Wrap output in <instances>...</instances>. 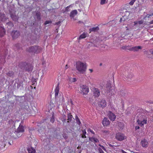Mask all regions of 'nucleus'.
Returning a JSON list of instances; mask_svg holds the SVG:
<instances>
[{
  "mask_svg": "<svg viewBox=\"0 0 153 153\" xmlns=\"http://www.w3.org/2000/svg\"><path fill=\"white\" fill-rule=\"evenodd\" d=\"M7 75L8 76L13 77L14 76V73L12 71H9L7 74Z\"/></svg>",
  "mask_w": 153,
  "mask_h": 153,
  "instance_id": "obj_30",
  "label": "nucleus"
},
{
  "mask_svg": "<svg viewBox=\"0 0 153 153\" xmlns=\"http://www.w3.org/2000/svg\"><path fill=\"white\" fill-rule=\"evenodd\" d=\"M152 117H153V115L152 116H151Z\"/></svg>",
  "mask_w": 153,
  "mask_h": 153,
  "instance_id": "obj_58",
  "label": "nucleus"
},
{
  "mask_svg": "<svg viewBox=\"0 0 153 153\" xmlns=\"http://www.w3.org/2000/svg\"><path fill=\"white\" fill-rule=\"evenodd\" d=\"M99 28L98 27L91 28L89 29V33H91V32H95L99 30Z\"/></svg>",
  "mask_w": 153,
  "mask_h": 153,
  "instance_id": "obj_25",
  "label": "nucleus"
},
{
  "mask_svg": "<svg viewBox=\"0 0 153 153\" xmlns=\"http://www.w3.org/2000/svg\"><path fill=\"white\" fill-rule=\"evenodd\" d=\"M89 70L90 71V73H92L93 71L92 69H89Z\"/></svg>",
  "mask_w": 153,
  "mask_h": 153,
  "instance_id": "obj_46",
  "label": "nucleus"
},
{
  "mask_svg": "<svg viewBox=\"0 0 153 153\" xmlns=\"http://www.w3.org/2000/svg\"><path fill=\"white\" fill-rule=\"evenodd\" d=\"M127 80H128V79H127Z\"/></svg>",
  "mask_w": 153,
  "mask_h": 153,
  "instance_id": "obj_57",
  "label": "nucleus"
},
{
  "mask_svg": "<svg viewBox=\"0 0 153 153\" xmlns=\"http://www.w3.org/2000/svg\"><path fill=\"white\" fill-rule=\"evenodd\" d=\"M27 150L28 153H35L36 152L35 149L32 147L28 148Z\"/></svg>",
  "mask_w": 153,
  "mask_h": 153,
  "instance_id": "obj_26",
  "label": "nucleus"
},
{
  "mask_svg": "<svg viewBox=\"0 0 153 153\" xmlns=\"http://www.w3.org/2000/svg\"><path fill=\"white\" fill-rule=\"evenodd\" d=\"M90 132H91L92 133V134H94V131H92V130H91V129H90Z\"/></svg>",
  "mask_w": 153,
  "mask_h": 153,
  "instance_id": "obj_47",
  "label": "nucleus"
},
{
  "mask_svg": "<svg viewBox=\"0 0 153 153\" xmlns=\"http://www.w3.org/2000/svg\"><path fill=\"white\" fill-rule=\"evenodd\" d=\"M59 83H58L55 89V96H57L58 95V93L59 91Z\"/></svg>",
  "mask_w": 153,
  "mask_h": 153,
  "instance_id": "obj_21",
  "label": "nucleus"
},
{
  "mask_svg": "<svg viewBox=\"0 0 153 153\" xmlns=\"http://www.w3.org/2000/svg\"><path fill=\"white\" fill-rule=\"evenodd\" d=\"M20 85H23L22 84V83H19V84H17V87L18 88H20Z\"/></svg>",
  "mask_w": 153,
  "mask_h": 153,
  "instance_id": "obj_42",
  "label": "nucleus"
},
{
  "mask_svg": "<svg viewBox=\"0 0 153 153\" xmlns=\"http://www.w3.org/2000/svg\"><path fill=\"white\" fill-rule=\"evenodd\" d=\"M22 108L30 116H34L35 115L36 111L32 107L30 108L27 104L25 105L22 106Z\"/></svg>",
  "mask_w": 153,
  "mask_h": 153,
  "instance_id": "obj_2",
  "label": "nucleus"
},
{
  "mask_svg": "<svg viewBox=\"0 0 153 153\" xmlns=\"http://www.w3.org/2000/svg\"><path fill=\"white\" fill-rule=\"evenodd\" d=\"M110 122L108 119L105 117L102 121V124L104 126H107L109 125Z\"/></svg>",
  "mask_w": 153,
  "mask_h": 153,
  "instance_id": "obj_16",
  "label": "nucleus"
},
{
  "mask_svg": "<svg viewBox=\"0 0 153 153\" xmlns=\"http://www.w3.org/2000/svg\"><path fill=\"white\" fill-rule=\"evenodd\" d=\"M76 79L75 78H72V82H76Z\"/></svg>",
  "mask_w": 153,
  "mask_h": 153,
  "instance_id": "obj_44",
  "label": "nucleus"
},
{
  "mask_svg": "<svg viewBox=\"0 0 153 153\" xmlns=\"http://www.w3.org/2000/svg\"><path fill=\"white\" fill-rule=\"evenodd\" d=\"M99 106L103 108L106 106L107 104L105 100L104 99H102L98 102Z\"/></svg>",
  "mask_w": 153,
  "mask_h": 153,
  "instance_id": "obj_14",
  "label": "nucleus"
},
{
  "mask_svg": "<svg viewBox=\"0 0 153 153\" xmlns=\"http://www.w3.org/2000/svg\"><path fill=\"white\" fill-rule=\"evenodd\" d=\"M77 13L78 12L76 10H73L70 13V16L71 18H73Z\"/></svg>",
  "mask_w": 153,
  "mask_h": 153,
  "instance_id": "obj_20",
  "label": "nucleus"
},
{
  "mask_svg": "<svg viewBox=\"0 0 153 153\" xmlns=\"http://www.w3.org/2000/svg\"><path fill=\"white\" fill-rule=\"evenodd\" d=\"M148 144V142L147 140L145 138L142 139L140 142V144L143 147H147Z\"/></svg>",
  "mask_w": 153,
  "mask_h": 153,
  "instance_id": "obj_11",
  "label": "nucleus"
},
{
  "mask_svg": "<svg viewBox=\"0 0 153 153\" xmlns=\"http://www.w3.org/2000/svg\"><path fill=\"white\" fill-rule=\"evenodd\" d=\"M19 66L21 69L27 70V66H28V64L26 62H20L19 65Z\"/></svg>",
  "mask_w": 153,
  "mask_h": 153,
  "instance_id": "obj_13",
  "label": "nucleus"
},
{
  "mask_svg": "<svg viewBox=\"0 0 153 153\" xmlns=\"http://www.w3.org/2000/svg\"><path fill=\"white\" fill-rule=\"evenodd\" d=\"M20 35L19 32L16 30L13 31L11 33V35L13 39L17 38Z\"/></svg>",
  "mask_w": 153,
  "mask_h": 153,
  "instance_id": "obj_12",
  "label": "nucleus"
},
{
  "mask_svg": "<svg viewBox=\"0 0 153 153\" xmlns=\"http://www.w3.org/2000/svg\"><path fill=\"white\" fill-rule=\"evenodd\" d=\"M42 48L41 47L35 45L32 46L27 49V51L29 52L34 53H38L41 52Z\"/></svg>",
  "mask_w": 153,
  "mask_h": 153,
  "instance_id": "obj_3",
  "label": "nucleus"
},
{
  "mask_svg": "<svg viewBox=\"0 0 153 153\" xmlns=\"http://www.w3.org/2000/svg\"><path fill=\"white\" fill-rule=\"evenodd\" d=\"M22 134L21 133L17 131H15V132H14L13 135V136L14 138L16 139L21 136Z\"/></svg>",
  "mask_w": 153,
  "mask_h": 153,
  "instance_id": "obj_15",
  "label": "nucleus"
},
{
  "mask_svg": "<svg viewBox=\"0 0 153 153\" xmlns=\"http://www.w3.org/2000/svg\"><path fill=\"white\" fill-rule=\"evenodd\" d=\"M50 121L52 123H53L55 121L54 115V114L53 113L52 117L50 119Z\"/></svg>",
  "mask_w": 153,
  "mask_h": 153,
  "instance_id": "obj_34",
  "label": "nucleus"
},
{
  "mask_svg": "<svg viewBox=\"0 0 153 153\" xmlns=\"http://www.w3.org/2000/svg\"><path fill=\"white\" fill-rule=\"evenodd\" d=\"M68 65H66L65 67V69H68Z\"/></svg>",
  "mask_w": 153,
  "mask_h": 153,
  "instance_id": "obj_51",
  "label": "nucleus"
},
{
  "mask_svg": "<svg viewBox=\"0 0 153 153\" xmlns=\"http://www.w3.org/2000/svg\"><path fill=\"white\" fill-rule=\"evenodd\" d=\"M99 145L101 147L102 149L104 151H106V149L105 148L102 146L100 144H99Z\"/></svg>",
  "mask_w": 153,
  "mask_h": 153,
  "instance_id": "obj_43",
  "label": "nucleus"
},
{
  "mask_svg": "<svg viewBox=\"0 0 153 153\" xmlns=\"http://www.w3.org/2000/svg\"><path fill=\"white\" fill-rule=\"evenodd\" d=\"M126 15H124V14L122 18H121L120 19V22H122L123 21H124L126 20H127L129 18L128 16L130 15V13L129 11H126Z\"/></svg>",
  "mask_w": 153,
  "mask_h": 153,
  "instance_id": "obj_7",
  "label": "nucleus"
},
{
  "mask_svg": "<svg viewBox=\"0 0 153 153\" xmlns=\"http://www.w3.org/2000/svg\"><path fill=\"white\" fill-rule=\"evenodd\" d=\"M2 68H0V69L1 70L2 69Z\"/></svg>",
  "mask_w": 153,
  "mask_h": 153,
  "instance_id": "obj_56",
  "label": "nucleus"
},
{
  "mask_svg": "<svg viewBox=\"0 0 153 153\" xmlns=\"http://www.w3.org/2000/svg\"><path fill=\"white\" fill-rule=\"evenodd\" d=\"M64 100V97H62V103L63 102V100Z\"/></svg>",
  "mask_w": 153,
  "mask_h": 153,
  "instance_id": "obj_54",
  "label": "nucleus"
},
{
  "mask_svg": "<svg viewBox=\"0 0 153 153\" xmlns=\"http://www.w3.org/2000/svg\"><path fill=\"white\" fill-rule=\"evenodd\" d=\"M89 139L90 141L94 143H97L99 142V140L94 137H90Z\"/></svg>",
  "mask_w": 153,
  "mask_h": 153,
  "instance_id": "obj_23",
  "label": "nucleus"
},
{
  "mask_svg": "<svg viewBox=\"0 0 153 153\" xmlns=\"http://www.w3.org/2000/svg\"><path fill=\"white\" fill-rule=\"evenodd\" d=\"M72 115H71L70 113H69L68 114V122H69L70 121H71L72 120Z\"/></svg>",
  "mask_w": 153,
  "mask_h": 153,
  "instance_id": "obj_29",
  "label": "nucleus"
},
{
  "mask_svg": "<svg viewBox=\"0 0 153 153\" xmlns=\"http://www.w3.org/2000/svg\"><path fill=\"white\" fill-rule=\"evenodd\" d=\"M115 137L118 140L121 141L126 138V137L124 134L121 133H118L116 135Z\"/></svg>",
  "mask_w": 153,
  "mask_h": 153,
  "instance_id": "obj_6",
  "label": "nucleus"
},
{
  "mask_svg": "<svg viewBox=\"0 0 153 153\" xmlns=\"http://www.w3.org/2000/svg\"><path fill=\"white\" fill-rule=\"evenodd\" d=\"M1 146H0V148H1Z\"/></svg>",
  "mask_w": 153,
  "mask_h": 153,
  "instance_id": "obj_59",
  "label": "nucleus"
},
{
  "mask_svg": "<svg viewBox=\"0 0 153 153\" xmlns=\"http://www.w3.org/2000/svg\"><path fill=\"white\" fill-rule=\"evenodd\" d=\"M40 13L39 12H37L36 13V16L38 19L40 20L41 19Z\"/></svg>",
  "mask_w": 153,
  "mask_h": 153,
  "instance_id": "obj_33",
  "label": "nucleus"
},
{
  "mask_svg": "<svg viewBox=\"0 0 153 153\" xmlns=\"http://www.w3.org/2000/svg\"><path fill=\"white\" fill-rule=\"evenodd\" d=\"M80 93L83 94H86L89 92V88L86 85H82L79 88Z\"/></svg>",
  "mask_w": 153,
  "mask_h": 153,
  "instance_id": "obj_5",
  "label": "nucleus"
},
{
  "mask_svg": "<svg viewBox=\"0 0 153 153\" xmlns=\"http://www.w3.org/2000/svg\"><path fill=\"white\" fill-rule=\"evenodd\" d=\"M142 47L140 46H135L132 47L130 48V51H139V49H141Z\"/></svg>",
  "mask_w": 153,
  "mask_h": 153,
  "instance_id": "obj_17",
  "label": "nucleus"
},
{
  "mask_svg": "<svg viewBox=\"0 0 153 153\" xmlns=\"http://www.w3.org/2000/svg\"><path fill=\"white\" fill-rule=\"evenodd\" d=\"M106 0H101L100 4L101 5H103L105 3Z\"/></svg>",
  "mask_w": 153,
  "mask_h": 153,
  "instance_id": "obj_40",
  "label": "nucleus"
},
{
  "mask_svg": "<svg viewBox=\"0 0 153 153\" xmlns=\"http://www.w3.org/2000/svg\"><path fill=\"white\" fill-rule=\"evenodd\" d=\"M82 138H86V136H85V134L86 133V132L85 131V129L82 130Z\"/></svg>",
  "mask_w": 153,
  "mask_h": 153,
  "instance_id": "obj_31",
  "label": "nucleus"
},
{
  "mask_svg": "<svg viewBox=\"0 0 153 153\" xmlns=\"http://www.w3.org/2000/svg\"><path fill=\"white\" fill-rule=\"evenodd\" d=\"M88 35V34L87 33L84 32L79 36L78 38V39L79 40H80L82 39H84Z\"/></svg>",
  "mask_w": 153,
  "mask_h": 153,
  "instance_id": "obj_22",
  "label": "nucleus"
},
{
  "mask_svg": "<svg viewBox=\"0 0 153 153\" xmlns=\"http://www.w3.org/2000/svg\"><path fill=\"white\" fill-rule=\"evenodd\" d=\"M5 33L4 28L0 26V37H2Z\"/></svg>",
  "mask_w": 153,
  "mask_h": 153,
  "instance_id": "obj_19",
  "label": "nucleus"
},
{
  "mask_svg": "<svg viewBox=\"0 0 153 153\" xmlns=\"http://www.w3.org/2000/svg\"><path fill=\"white\" fill-rule=\"evenodd\" d=\"M143 20H141L139 21H134V24L133 26V29L134 28H137V29H139L140 25V24H142L143 23Z\"/></svg>",
  "mask_w": 153,
  "mask_h": 153,
  "instance_id": "obj_8",
  "label": "nucleus"
},
{
  "mask_svg": "<svg viewBox=\"0 0 153 153\" xmlns=\"http://www.w3.org/2000/svg\"><path fill=\"white\" fill-rule=\"evenodd\" d=\"M100 66H101L102 65V64L101 63L100 64Z\"/></svg>",
  "mask_w": 153,
  "mask_h": 153,
  "instance_id": "obj_55",
  "label": "nucleus"
},
{
  "mask_svg": "<svg viewBox=\"0 0 153 153\" xmlns=\"http://www.w3.org/2000/svg\"><path fill=\"white\" fill-rule=\"evenodd\" d=\"M92 91L94 96L95 97H98L100 96V91L98 88H94Z\"/></svg>",
  "mask_w": 153,
  "mask_h": 153,
  "instance_id": "obj_9",
  "label": "nucleus"
},
{
  "mask_svg": "<svg viewBox=\"0 0 153 153\" xmlns=\"http://www.w3.org/2000/svg\"><path fill=\"white\" fill-rule=\"evenodd\" d=\"M150 51L151 53H152V54H153V50H150Z\"/></svg>",
  "mask_w": 153,
  "mask_h": 153,
  "instance_id": "obj_53",
  "label": "nucleus"
},
{
  "mask_svg": "<svg viewBox=\"0 0 153 153\" xmlns=\"http://www.w3.org/2000/svg\"><path fill=\"white\" fill-rule=\"evenodd\" d=\"M108 117L109 119L112 121H114L116 118V116L115 114L110 111L108 112Z\"/></svg>",
  "mask_w": 153,
  "mask_h": 153,
  "instance_id": "obj_10",
  "label": "nucleus"
},
{
  "mask_svg": "<svg viewBox=\"0 0 153 153\" xmlns=\"http://www.w3.org/2000/svg\"><path fill=\"white\" fill-rule=\"evenodd\" d=\"M136 0H131V1L128 3L130 5H132Z\"/></svg>",
  "mask_w": 153,
  "mask_h": 153,
  "instance_id": "obj_36",
  "label": "nucleus"
},
{
  "mask_svg": "<svg viewBox=\"0 0 153 153\" xmlns=\"http://www.w3.org/2000/svg\"><path fill=\"white\" fill-rule=\"evenodd\" d=\"M147 117L143 115H141L137 120L138 124L141 126H143L144 124L147 123Z\"/></svg>",
  "mask_w": 153,
  "mask_h": 153,
  "instance_id": "obj_4",
  "label": "nucleus"
},
{
  "mask_svg": "<svg viewBox=\"0 0 153 153\" xmlns=\"http://www.w3.org/2000/svg\"><path fill=\"white\" fill-rule=\"evenodd\" d=\"M153 15V13H152L151 14H148V17H149L150 16H152Z\"/></svg>",
  "mask_w": 153,
  "mask_h": 153,
  "instance_id": "obj_48",
  "label": "nucleus"
},
{
  "mask_svg": "<svg viewBox=\"0 0 153 153\" xmlns=\"http://www.w3.org/2000/svg\"><path fill=\"white\" fill-rule=\"evenodd\" d=\"M52 23V21L51 20H47L45 22L44 24L45 25H47L48 24H51Z\"/></svg>",
  "mask_w": 153,
  "mask_h": 153,
  "instance_id": "obj_37",
  "label": "nucleus"
},
{
  "mask_svg": "<svg viewBox=\"0 0 153 153\" xmlns=\"http://www.w3.org/2000/svg\"><path fill=\"white\" fill-rule=\"evenodd\" d=\"M129 47V46H123L121 47V48H122V49L125 50H126V51L129 50V51L130 48H128Z\"/></svg>",
  "mask_w": 153,
  "mask_h": 153,
  "instance_id": "obj_32",
  "label": "nucleus"
},
{
  "mask_svg": "<svg viewBox=\"0 0 153 153\" xmlns=\"http://www.w3.org/2000/svg\"><path fill=\"white\" fill-rule=\"evenodd\" d=\"M7 19H8L6 17L4 14L0 13V22H4Z\"/></svg>",
  "mask_w": 153,
  "mask_h": 153,
  "instance_id": "obj_18",
  "label": "nucleus"
},
{
  "mask_svg": "<svg viewBox=\"0 0 153 153\" xmlns=\"http://www.w3.org/2000/svg\"><path fill=\"white\" fill-rule=\"evenodd\" d=\"M140 127L139 126H136L135 128V130H137L140 128Z\"/></svg>",
  "mask_w": 153,
  "mask_h": 153,
  "instance_id": "obj_45",
  "label": "nucleus"
},
{
  "mask_svg": "<svg viewBox=\"0 0 153 153\" xmlns=\"http://www.w3.org/2000/svg\"><path fill=\"white\" fill-rule=\"evenodd\" d=\"M7 24L8 25V26L9 27V28H11L13 27V23L10 22H8L7 23Z\"/></svg>",
  "mask_w": 153,
  "mask_h": 153,
  "instance_id": "obj_35",
  "label": "nucleus"
},
{
  "mask_svg": "<svg viewBox=\"0 0 153 153\" xmlns=\"http://www.w3.org/2000/svg\"><path fill=\"white\" fill-rule=\"evenodd\" d=\"M103 132L105 133H108L109 132L108 131H103Z\"/></svg>",
  "mask_w": 153,
  "mask_h": 153,
  "instance_id": "obj_52",
  "label": "nucleus"
},
{
  "mask_svg": "<svg viewBox=\"0 0 153 153\" xmlns=\"http://www.w3.org/2000/svg\"><path fill=\"white\" fill-rule=\"evenodd\" d=\"M108 145H109V146H110V147H114V146L112 145H111V144H108Z\"/></svg>",
  "mask_w": 153,
  "mask_h": 153,
  "instance_id": "obj_49",
  "label": "nucleus"
},
{
  "mask_svg": "<svg viewBox=\"0 0 153 153\" xmlns=\"http://www.w3.org/2000/svg\"><path fill=\"white\" fill-rule=\"evenodd\" d=\"M72 7V6L71 5H70L69 6H67V7H66L65 8V10H62L63 13H65L66 12H68L70 10L69 9L70 7Z\"/></svg>",
  "mask_w": 153,
  "mask_h": 153,
  "instance_id": "obj_28",
  "label": "nucleus"
},
{
  "mask_svg": "<svg viewBox=\"0 0 153 153\" xmlns=\"http://www.w3.org/2000/svg\"><path fill=\"white\" fill-rule=\"evenodd\" d=\"M149 23L150 24H153V20L152 21H150L149 22Z\"/></svg>",
  "mask_w": 153,
  "mask_h": 153,
  "instance_id": "obj_50",
  "label": "nucleus"
},
{
  "mask_svg": "<svg viewBox=\"0 0 153 153\" xmlns=\"http://www.w3.org/2000/svg\"><path fill=\"white\" fill-rule=\"evenodd\" d=\"M76 121L77 122L78 124L79 125H80V124L81 123V122H80V120H79L78 117L77 116H76Z\"/></svg>",
  "mask_w": 153,
  "mask_h": 153,
  "instance_id": "obj_39",
  "label": "nucleus"
},
{
  "mask_svg": "<svg viewBox=\"0 0 153 153\" xmlns=\"http://www.w3.org/2000/svg\"><path fill=\"white\" fill-rule=\"evenodd\" d=\"M17 131L22 133L24 131V127L22 126H20L18 128Z\"/></svg>",
  "mask_w": 153,
  "mask_h": 153,
  "instance_id": "obj_27",
  "label": "nucleus"
},
{
  "mask_svg": "<svg viewBox=\"0 0 153 153\" xmlns=\"http://www.w3.org/2000/svg\"><path fill=\"white\" fill-rule=\"evenodd\" d=\"M76 68L80 74H84L87 69V65L85 62L78 61L76 62Z\"/></svg>",
  "mask_w": 153,
  "mask_h": 153,
  "instance_id": "obj_1",
  "label": "nucleus"
},
{
  "mask_svg": "<svg viewBox=\"0 0 153 153\" xmlns=\"http://www.w3.org/2000/svg\"><path fill=\"white\" fill-rule=\"evenodd\" d=\"M98 150L99 152L100 153H104V152L102 150V149L101 148H99Z\"/></svg>",
  "mask_w": 153,
  "mask_h": 153,
  "instance_id": "obj_41",
  "label": "nucleus"
},
{
  "mask_svg": "<svg viewBox=\"0 0 153 153\" xmlns=\"http://www.w3.org/2000/svg\"><path fill=\"white\" fill-rule=\"evenodd\" d=\"M5 55L2 56H0V63L3 64L5 62Z\"/></svg>",
  "mask_w": 153,
  "mask_h": 153,
  "instance_id": "obj_24",
  "label": "nucleus"
},
{
  "mask_svg": "<svg viewBox=\"0 0 153 153\" xmlns=\"http://www.w3.org/2000/svg\"><path fill=\"white\" fill-rule=\"evenodd\" d=\"M11 17L13 19V20L14 21H16L17 19V17L14 15H11Z\"/></svg>",
  "mask_w": 153,
  "mask_h": 153,
  "instance_id": "obj_38",
  "label": "nucleus"
}]
</instances>
